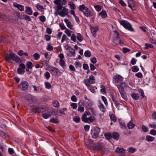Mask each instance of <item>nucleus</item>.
Listing matches in <instances>:
<instances>
[{"label":"nucleus","instance_id":"obj_1","mask_svg":"<svg viewBox=\"0 0 156 156\" xmlns=\"http://www.w3.org/2000/svg\"><path fill=\"white\" fill-rule=\"evenodd\" d=\"M4 58L5 60L9 63H11V60L16 62H19L20 61V58L13 52L10 53L9 55L8 53H5Z\"/></svg>","mask_w":156,"mask_h":156},{"label":"nucleus","instance_id":"obj_2","mask_svg":"<svg viewBox=\"0 0 156 156\" xmlns=\"http://www.w3.org/2000/svg\"><path fill=\"white\" fill-rule=\"evenodd\" d=\"M79 10L82 12L84 15L88 17L89 16H92L93 14L88 9L87 7H86L84 5H80L79 7Z\"/></svg>","mask_w":156,"mask_h":156},{"label":"nucleus","instance_id":"obj_3","mask_svg":"<svg viewBox=\"0 0 156 156\" xmlns=\"http://www.w3.org/2000/svg\"><path fill=\"white\" fill-rule=\"evenodd\" d=\"M30 109L35 113H39L45 111L46 108L43 106L40 107L36 105H32L31 106Z\"/></svg>","mask_w":156,"mask_h":156},{"label":"nucleus","instance_id":"obj_4","mask_svg":"<svg viewBox=\"0 0 156 156\" xmlns=\"http://www.w3.org/2000/svg\"><path fill=\"white\" fill-rule=\"evenodd\" d=\"M119 22L126 29L131 31H134V30L132 27L131 24L127 21L125 20H119Z\"/></svg>","mask_w":156,"mask_h":156},{"label":"nucleus","instance_id":"obj_5","mask_svg":"<svg viewBox=\"0 0 156 156\" xmlns=\"http://www.w3.org/2000/svg\"><path fill=\"white\" fill-rule=\"evenodd\" d=\"M100 132V129L97 126L92 129L91 130L92 137L94 139L97 138Z\"/></svg>","mask_w":156,"mask_h":156},{"label":"nucleus","instance_id":"obj_6","mask_svg":"<svg viewBox=\"0 0 156 156\" xmlns=\"http://www.w3.org/2000/svg\"><path fill=\"white\" fill-rule=\"evenodd\" d=\"M49 71L52 75L54 76H60L61 75V73L59 70L55 67L51 66L49 68Z\"/></svg>","mask_w":156,"mask_h":156},{"label":"nucleus","instance_id":"obj_7","mask_svg":"<svg viewBox=\"0 0 156 156\" xmlns=\"http://www.w3.org/2000/svg\"><path fill=\"white\" fill-rule=\"evenodd\" d=\"M28 86V83L26 81H23L19 85L18 87L22 90H25L27 89Z\"/></svg>","mask_w":156,"mask_h":156},{"label":"nucleus","instance_id":"obj_8","mask_svg":"<svg viewBox=\"0 0 156 156\" xmlns=\"http://www.w3.org/2000/svg\"><path fill=\"white\" fill-rule=\"evenodd\" d=\"M119 35V34L118 32H117V36L114 38L113 41V43L114 44L116 45H118V44L122 45V43L121 42V40L118 36Z\"/></svg>","mask_w":156,"mask_h":156},{"label":"nucleus","instance_id":"obj_9","mask_svg":"<svg viewBox=\"0 0 156 156\" xmlns=\"http://www.w3.org/2000/svg\"><path fill=\"white\" fill-rule=\"evenodd\" d=\"M113 80L115 83H117L119 81H122L123 80V78L121 76L118 74L114 76Z\"/></svg>","mask_w":156,"mask_h":156},{"label":"nucleus","instance_id":"obj_10","mask_svg":"<svg viewBox=\"0 0 156 156\" xmlns=\"http://www.w3.org/2000/svg\"><path fill=\"white\" fill-rule=\"evenodd\" d=\"M93 147L95 151L99 150L102 148V146L101 143H97L94 144Z\"/></svg>","mask_w":156,"mask_h":156},{"label":"nucleus","instance_id":"obj_11","mask_svg":"<svg viewBox=\"0 0 156 156\" xmlns=\"http://www.w3.org/2000/svg\"><path fill=\"white\" fill-rule=\"evenodd\" d=\"M13 5L14 7L17 8L21 11H23L24 10V7L23 5L19 4L17 3H14Z\"/></svg>","mask_w":156,"mask_h":156},{"label":"nucleus","instance_id":"obj_12","mask_svg":"<svg viewBox=\"0 0 156 156\" xmlns=\"http://www.w3.org/2000/svg\"><path fill=\"white\" fill-rule=\"evenodd\" d=\"M112 136L113 139L117 140L119 139L120 135L118 133L115 132L113 133Z\"/></svg>","mask_w":156,"mask_h":156},{"label":"nucleus","instance_id":"obj_13","mask_svg":"<svg viewBox=\"0 0 156 156\" xmlns=\"http://www.w3.org/2000/svg\"><path fill=\"white\" fill-rule=\"evenodd\" d=\"M69 53L67 54V55L69 57L74 56L75 55V50L71 48L69 51Z\"/></svg>","mask_w":156,"mask_h":156},{"label":"nucleus","instance_id":"obj_14","mask_svg":"<svg viewBox=\"0 0 156 156\" xmlns=\"http://www.w3.org/2000/svg\"><path fill=\"white\" fill-rule=\"evenodd\" d=\"M105 138L107 140H109L112 138V134L111 133H106L104 134Z\"/></svg>","mask_w":156,"mask_h":156},{"label":"nucleus","instance_id":"obj_15","mask_svg":"<svg viewBox=\"0 0 156 156\" xmlns=\"http://www.w3.org/2000/svg\"><path fill=\"white\" fill-rule=\"evenodd\" d=\"M88 80L89 82L91 84L94 83L95 82V79L93 75H91L89 77Z\"/></svg>","mask_w":156,"mask_h":156},{"label":"nucleus","instance_id":"obj_16","mask_svg":"<svg viewBox=\"0 0 156 156\" xmlns=\"http://www.w3.org/2000/svg\"><path fill=\"white\" fill-rule=\"evenodd\" d=\"M84 104L88 108L91 107L92 105L90 101L89 100H88L87 101H84Z\"/></svg>","mask_w":156,"mask_h":156},{"label":"nucleus","instance_id":"obj_17","mask_svg":"<svg viewBox=\"0 0 156 156\" xmlns=\"http://www.w3.org/2000/svg\"><path fill=\"white\" fill-rule=\"evenodd\" d=\"M25 12L27 14L29 15H31L33 13V11L31 8L30 7H26Z\"/></svg>","mask_w":156,"mask_h":156},{"label":"nucleus","instance_id":"obj_18","mask_svg":"<svg viewBox=\"0 0 156 156\" xmlns=\"http://www.w3.org/2000/svg\"><path fill=\"white\" fill-rule=\"evenodd\" d=\"M90 30L93 34V36L95 37L96 32L98 30V29L96 28H94V27L91 26L90 27Z\"/></svg>","mask_w":156,"mask_h":156},{"label":"nucleus","instance_id":"obj_19","mask_svg":"<svg viewBox=\"0 0 156 156\" xmlns=\"http://www.w3.org/2000/svg\"><path fill=\"white\" fill-rule=\"evenodd\" d=\"M115 151L117 153H118L123 154L125 152V151L124 149L120 147H117Z\"/></svg>","mask_w":156,"mask_h":156},{"label":"nucleus","instance_id":"obj_20","mask_svg":"<svg viewBox=\"0 0 156 156\" xmlns=\"http://www.w3.org/2000/svg\"><path fill=\"white\" fill-rule=\"evenodd\" d=\"M131 96L133 99L134 100H137L139 97V96L137 94L135 93H133Z\"/></svg>","mask_w":156,"mask_h":156},{"label":"nucleus","instance_id":"obj_21","mask_svg":"<svg viewBox=\"0 0 156 156\" xmlns=\"http://www.w3.org/2000/svg\"><path fill=\"white\" fill-rule=\"evenodd\" d=\"M76 37L78 41L80 42L82 41L83 40V37L82 35L79 33L77 34Z\"/></svg>","mask_w":156,"mask_h":156},{"label":"nucleus","instance_id":"obj_22","mask_svg":"<svg viewBox=\"0 0 156 156\" xmlns=\"http://www.w3.org/2000/svg\"><path fill=\"white\" fill-rule=\"evenodd\" d=\"M154 137L150 135H147L146 136V140L148 142H152L154 140Z\"/></svg>","mask_w":156,"mask_h":156},{"label":"nucleus","instance_id":"obj_23","mask_svg":"<svg viewBox=\"0 0 156 156\" xmlns=\"http://www.w3.org/2000/svg\"><path fill=\"white\" fill-rule=\"evenodd\" d=\"M99 107L100 110L103 112H105L106 109L104 107L103 105L101 102L99 103Z\"/></svg>","mask_w":156,"mask_h":156},{"label":"nucleus","instance_id":"obj_24","mask_svg":"<svg viewBox=\"0 0 156 156\" xmlns=\"http://www.w3.org/2000/svg\"><path fill=\"white\" fill-rule=\"evenodd\" d=\"M135 126V124L131 122H130L127 124V127L129 129H133Z\"/></svg>","mask_w":156,"mask_h":156},{"label":"nucleus","instance_id":"obj_25","mask_svg":"<svg viewBox=\"0 0 156 156\" xmlns=\"http://www.w3.org/2000/svg\"><path fill=\"white\" fill-rule=\"evenodd\" d=\"M51 113L50 112L45 113L42 114V116L44 119H47L51 115Z\"/></svg>","mask_w":156,"mask_h":156},{"label":"nucleus","instance_id":"obj_26","mask_svg":"<svg viewBox=\"0 0 156 156\" xmlns=\"http://www.w3.org/2000/svg\"><path fill=\"white\" fill-rule=\"evenodd\" d=\"M100 87L101 88L100 89L101 92L103 94H105L107 92L105 86L103 85H101L100 86Z\"/></svg>","mask_w":156,"mask_h":156},{"label":"nucleus","instance_id":"obj_27","mask_svg":"<svg viewBox=\"0 0 156 156\" xmlns=\"http://www.w3.org/2000/svg\"><path fill=\"white\" fill-rule=\"evenodd\" d=\"M99 15L101 16L102 18H106L107 16L106 11L105 10H103L101 12L99 13Z\"/></svg>","mask_w":156,"mask_h":156},{"label":"nucleus","instance_id":"obj_28","mask_svg":"<svg viewBox=\"0 0 156 156\" xmlns=\"http://www.w3.org/2000/svg\"><path fill=\"white\" fill-rule=\"evenodd\" d=\"M25 98L27 100L33 101L34 98L31 94H28L26 95L25 96Z\"/></svg>","mask_w":156,"mask_h":156},{"label":"nucleus","instance_id":"obj_29","mask_svg":"<svg viewBox=\"0 0 156 156\" xmlns=\"http://www.w3.org/2000/svg\"><path fill=\"white\" fill-rule=\"evenodd\" d=\"M33 63L32 62L30 61L27 62L26 66L27 67L28 69H31L33 68Z\"/></svg>","mask_w":156,"mask_h":156},{"label":"nucleus","instance_id":"obj_30","mask_svg":"<svg viewBox=\"0 0 156 156\" xmlns=\"http://www.w3.org/2000/svg\"><path fill=\"white\" fill-rule=\"evenodd\" d=\"M25 72V71L24 69L21 68H18L17 69V73L19 74H23Z\"/></svg>","mask_w":156,"mask_h":156},{"label":"nucleus","instance_id":"obj_31","mask_svg":"<svg viewBox=\"0 0 156 156\" xmlns=\"http://www.w3.org/2000/svg\"><path fill=\"white\" fill-rule=\"evenodd\" d=\"M41 63L44 66H49V62L48 61L46 60H43L42 61H41Z\"/></svg>","mask_w":156,"mask_h":156},{"label":"nucleus","instance_id":"obj_32","mask_svg":"<svg viewBox=\"0 0 156 156\" xmlns=\"http://www.w3.org/2000/svg\"><path fill=\"white\" fill-rule=\"evenodd\" d=\"M117 87L120 93L123 92H124L125 91H124V89L122 86L121 85H119Z\"/></svg>","mask_w":156,"mask_h":156},{"label":"nucleus","instance_id":"obj_33","mask_svg":"<svg viewBox=\"0 0 156 156\" xmlns=\"http://www.w3.org/2000/svg\"><path fill=\"white\" fill-rule=\"evenodd\" d=\"M120 94L122 98L124 100L127 101V97L126 92L125 91L124 92H123Z\"/></svg>","mask_w":156,"mask_h":156},{"label":"nucleus","instance_id":"obj_34","mask_svg":"<svg viewBox=\"0 0 156 156\" xmlns=\"http://www.w3.org/2000/svg\"><path fill=\"white\" fill-rule=\"evenodd\" d=\"M73 120L76 123H79L80 121V118L78 116H75L73 117Z\"/></svg>","mask_w":156,"mask_h":156},{"label":"nucleus","instance_id":"obj_35","mask_svg":"<svg viewBox=\"0 0 156 156\" xmlns=\"http://www.w3.org/2000/svg\"><path fill=\"white\" fill-rule=\"evenodd\" d=\"M110 119L112 121L115 122L117 121V119L115 116L113 114L110 115Z\"/></svg>","mask_w":156,"mask_h":156},{"label":"nucleus","instance_id":"obj_36","mask_svg":"<svg viewBox=\"0 0 156 156\" xmlns=\"http://www.w3.org/2000/svg\"><path fill=\"white\" fill-rule=\"evenodd\" d=\"M34 58V60H37L40 58V55L37 53H36L33 55Z\"/></svg>","mask_w":156,"mask_h":156},{"label":"nucleus","instance_id":"obj_37","mask_svg":"<svg viewBox=\"0 0 156 156\" xmlns=\"http://www.w3.org/2000/svg\"><path fill=\"white\" fill-rule=\"evenodd\" d=\"M45 87L48 89H50L51 88V85L48 82H46L44 83Z\"/></svg>","mask_w":156,"mask_h":156},{"label":"nucleus","instance_id":"obj_38","mask_svg":"<svg viewBox=\"0 0 156 156\" xmlns=\"http://www.w3.org/2000/svg\"><path fill=\"white\" fill-rule=\"evenodd\" d=\"M84 55L86 57H89L91 56V53L89 50H87L84 53Z\"/></svg>","mask_w":156,"mask_h":156},{"label":"nucleus","instance_id":"obj_39","mask_svg":"<svg viewBox=\"0 0 156 156\" xmlns=\"http://www.w3.org/2000/svg\"><path fill=\"white\" fill-rule=\"evenodd\" d=\"M139 92L141 94L140 96H141V98H143L145 97L144 95V93L143 90L141 89H140L138 90Z\"/></svg>","mask_w":156,"mask_h":156},{"label":"nucleus","instance_id":"obj_40","mask_svg":"<svg viewBox=\"0 0 156 156\" xmlns=\"http://www.w3.org/2000/svg\"><path fill=\"white\" fill-rule=\"evenodd\" d=\"M119 123L122 128L123 129H127V127L126 126L125 123L124 122H120Z\"/></svg>","mask_w":156,"mask_h":156},{"label":"nucleus","instance_id":"obj_41","mask_svg":"<svg viewBox=\"0 0 156 156\" xmlns=\"http://www.w3.org/2000/svg\"><path fill=\"white\" fill-rule=\"evenodd\" d=\"M132 70L133 72H136L139 71V69L137 66H134L132 68Z\"/></svg>","mask_w":156,"mask_h":156},{"label":"nucleus","instance_id":"obj_42","mask_svg":"<svg viewBox=\"0 0 156 156\" xmlns=\"http://www.w3.org/2000/svg\"><path fill=\"white\" fill-rule=\"evenodd\" d=\"M52 103L53 106L57 108L59 106V103L57 101H54Z\"/></svg>","mask_w":156,"mask_h":156},{"label":"nucleus","instance_id":"obj_43","mask_svg":"<svg viewBox=\"0 0 156 156\" xmlns=\"http://www.w3.org/2000/svg\"><path fill=\"white\" fill-rule=\"evenodd\" d=\"M128 7L131 9H132V4H133V2L132 0H128Z\"/></svg>","mask_w":156,"mask_h":156},{"label":"nucleus","instance_id":"obj_44","mask_svg":"<svg viewBox=\"0 0 156 156\" xmlns=\"http://www.w3.org/2000/svg\"><path fill=\"white\" fill-rule=\"evenodd\" d=\"M44 76L47 79H48L50 77V73L48 71L46 72L44 74Z\"/></svg>","mask_w":156,"mask_h":156},{"label":"nucleus","instance_id":"obj_45","mask_svg":"<svg viewBox=\"0 0 156 156\" xmlns=\"http://www.w3.org/2000/svg\"><path fill=\"white\" fill-rule=\"evenodd\" d=\"M69 5H70L71 9H72V10L74 9H75V5L73 4V2H70L69 3Z\"/></svg>","mask_w":156,"mask_h":156},{"label":"nucleus","instance_id":"obj_46","mask_svg":"<svg viewBox=\"0 0 156 156\" xmlns=\"http://www.w3.org/2000/svg\"><path fill=\"white\" fill-rule=\"evenodd\" d=\"M50 121L51 122L55 123H57L59 122V121L58 120H57L56 119H54V118L51 119Z\"/></svg>","mask_w":156,"mask_h":156},{"label":"nucleus","instance_id":"obj_47","mask_svg":"<svg viewBox=\"0 0 156 156\" xmlns=\"http://www.w3.org/2000/svg\"><path fill=\"white\" fill-rule=\"evenodd\" d=\"M145 45L146 46V47H145V49H148L149 48H152L153 47V46L151 44L146 43L145 44Z\"/></svg>","mask_w":156,"mask_h":156},{"label":"nucleus","instance_id":"obj_48","mask_svg":"<svg viewBox=\"0 0 156 156\" xmlns=\"http://www.w3.org/2000/svg\"><path fill=\"white\" fill-rule=\"evenodd\" d=\"M88 87H89L90 90L92 92L94 93L95 92V90L93 86L90 84Z\"/></svg>","mask_w":156,"mask_h":156},{"label":"nucleus","instance_id":"obj_49","mask_svg":"<svg viewBox=\"0 0 156 156\" xmlns=\"http://www.w3.org/2000/svg\"><path fill=\"white\" fill-rule=\"evenodd\" d=\"M94 7L96 9V10L98 12L101 9V6L99 5H95Z\"/></svg>","mask_w":156,"mask_h":156},{"label":"nucleus","instance_id":"obj_50","mask_svg":"<svg viewBox=\"0 0 156 156\" xmlns=\"http://www.w3.org/2000/svg\"><path fill=\"white\" fill-rule=\"evenodd\" d=\"M24 18L26 20L30 21L31 20V19L30 16L25 15L23 16Z\"/></svg>","mask_w":156,"mask_h":156},{"label":"nucleus","instance_id":"obj_51","mask_svg":"<svg viewBox=\"0 0 156 156\" xmlns=\"http://www.w3.org/2000/svg\"><path fill=\"white\" fill-rule=\"evenodd\" d=\"M101 98L105 105H108V102L106 98L104 96H102Z\"/></svg>","mask_w":156,"mask_h":156},{"label":"nucleus","instance_id":"obj_52","mask_svg":"<svg viewBox=\"0 0 156 156\" xmlns=\"http://www.w3.org/2000/svg\"><path fill=\"white\" fill-rule=\"evenodd\" d=\"M59 64L62 67L65 66V63L63 59H60L59 61Z\"/></svg>","mask_w":156,"mask_h":156},{"label":"nucleus","instance_id":"obj_53","mask_svg":"<svg viewBox=\"0 0 156 156\" xmlns=\"http://www.w3.org/2000/svg\"><path fill=\"white\" fill-rule=\"evenodd\" d=\"M63 8L62 5L61 4L57 5V8L56 9V11H59L61 10Z\"/></svg>","mask_w":156,"mask_h":156},{"label":"nucleus","instance_id":"obj_54","mask_svg":"<svg viewBox=\"0 0 156 156\" xmlns=\"http://www.w3.org/2000/svg\"><path fill=\"white\" fill-rule=\"evenodd\" d=\"M39 19L42 22H44L46 20L45 17L44 16H40Z\"/></svg>","mask_w":156,"mask_h":156},{"label":"nucleus","instance_id":"obj_55","mask_svg":"<svg viewBox=\"0 0 156 156\" xmlns=\"http://www.w3.org/2000/svg\"><path fill=\"white\" fill-rule=\"evenodd\" d=\"M71 40L73 41L74 42H76V35L74 34H73L71 35Z\"/></svg>","mask_w":156,"mask_h":156},{"label":"nucleus","instance_id":"obj_56","mask_svg":"<svg viewBox=\"0 0 156 156\" xmlns=\"http://www.w3.org/2000/svg\"><path fill=\"white\" fill-rule=\"evenodd\" d=\"M81 119L84 122H88V118H86V116H82Z\"/></svg>","mask_w":156,"mask_h":156},{"label":"nucleus","instance_id":"obj_57","mask_svg":"<svg viewBox=\"0 0 156 156\" xmlns=\"http://www.w3.org/2000/svg\"><path fill=\"white\" fill-rule=\"evenodd\" d=\"M48 50L49 51H52L53 50V47L51 45L48 44L47 48Z\"/></svg>","mask_w":156,"mask_h":156},{"label":"nucleus","instance_id":"obj_58","mask_svg":"<svg viewBox=\"0 0 156 156\" xmlns=\"http://www.w3.org/2000/svg\"><path fill=\"white\" fill-rule=\"evenodd\" d=\"M130 51L129 49L126 48H122V51L124 53H126L127 52H129Z\"/></svg>","mask_w":156,"mask_h":156},{"label":"nucleus","instance_id":"obj_59","mask_svg":"<svg viewBox=\"0 0 156 156\" xmlns=\"http://www.w3.org/2000/svg\"><path fill=\"white\" fill-rule=\"evenodd\" d=\"M142 130L143 132H147L148 131V128L145 126H143L142 127Z\"/></svg>","mask_w":156,"mask_h":156},{"label":"nucleus","instance_id":"obj_60","mask_svg":"<svg viewBox=\"0 0 156 156\" xmlns=\"http://www.w3.org/2000/svg\"><path fill=\"white\" fill-rule=\"evenodd\" d=\"M149 126L151 128L156 129V122H154L152 124H150Z\"/></svg>","mask_w":156,"mask_h":156},{"label":"nucleus","instance_id":"obj_61","mask_svg":"<svg viewBox=\"0 0 156 156\" xmlns=\"http://www.w3.org/2000/svg\"><path fill=\"white\" fill-rule=\"evenodd\" d=\"M135 76L139 78H142L143 77V76L142 73L140 72H139L135 74Z\"/></svg>","mask_w":156,"mask_h":156},{"label":"nucleus","instance_id":"obj_62","mask_svg":"<svg viewBox=\"0 0 156 156\" xmlns=\"http://www.w3.org/2000/svg\"><path fill=\"white\" fill-rule=\"evenodd\" d=\"M67 40V36L65 34H63L61 42H63L64 41Z\"/></svg>","mask_w":156,"mask_h":156},{"label":"nucleus","instance_id":"obj_63","mask_svg":"<svg viewBox=\"0 0 156 156\" xmlns=\"http://www.w3.org/2000/svg\"><path fill=\"white\" fill-rule=\"evenodd\" d=\"M37 8L40 11H42L43 9V6L40 5H36Z\"/></svg>","mask_w":156,"mask_h":156},{"label":"nucleus","instance_id":"obj_64","mask_svg":"<svg viewBox=\"0 0 156 156\" xmlns=\"http://www.w3.org/2000/svg\"><path fill=\"white\" fill-rule=\"evenodd\" d=\"M119 3L122 6H127L126 4L124 2L123 0H120L119 1Z\"/></svg>","mask_w":156,"mask_h":156}]
</instances>
